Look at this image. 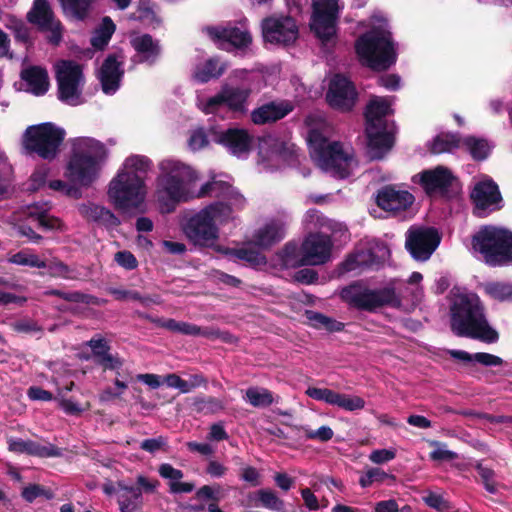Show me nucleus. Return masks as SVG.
I'll list each match as a JSON object with an SVG mask.
<instances>
[{
    "label": "nucleus",
    "instance_id": "f257e3e1",
    "mask_svg": "<svg viewBox=\"0 0 512 512\" xmlns=\"http://www.w3.org/2000/svg\"><path fill=\"white\" fill-rule=\"evenodd\" d=\"M155 198L163 213H169L180 202L204 197H219L222 191L233 194L236 206H242L244 197L222 181H211L196 189L198 173L189 165L175 159H164L158 164Z\"/></svg>",
    "mask_w": 512,
    "mask_h": 512
},
{
    "label": "nucleus",
    "instance_id": "f03ea898",
    "mask_svg": "<svg viewBox=\"0 0 512 512\" xmlns=\"http://www.w3.org/2000/svg\"><path fill=\"white\" fill-rule=\"evenodd\" d=\"M218 198L223 200L207 205L183 224V233L194 246L219 250L220 225L232 219L234 210L244 206H236L233 194L226 191Z\"/></svg>",
    "mask_w": 512,
    "mask_h": 512
},
{
    "label": "nucleus",
    "instance_id": "7ed1b4c3",
    "mask_svg": "<svg viewBox=\"0 0 512 512\" xmlns=\"http://www.w3.org/2000/svg\"><path fill=\"white\" fill-rule=\"evenodd\" d=\"M306 124L310 155L315 163L333 177H348L356 162L339 142H330L332 126L323 119L316 122L312 116L307 117Z\"/></svg>",
    "mask_w": 512,
    "mask_h": 512
},
{
    "label": "nucleus",
    "instance_id": "20e7f679",
    "mask_svg": "<svg viewBox=\"0 0 512 512\" xmlns=\"http://www.w3.org/2000/svg\"><path fill=\"white\" fill-rule=\"evenodd\" d=\"M450 314L451 330L455 335L477 339L485 343L498 341L499 334L488 324L484 307L475 293L459 290L455 292Z\"/></svg>",
    "mask_w": 512,
    "mask_h": 512
},
{
    "label": "nucleus",
    "instance_id": "39448f33",
    "mask_svg": "<svg viewBox=\"0 0 512 512\" xmlns=\"http://www.w3.org/2000/svg\"><path fill=\"white\" fill-rule=\"evenodd\" d=\"M360 61L367 67L382 71L396 62L397 47L388 23L383 18H374L369 31L355 42Z\"/></svg>",
    "mask_w": 512,
    "mask_h": 512
},
{
    "label": "nucleus",
    "instance_id": "423d86ee",
    "mask_svg": "<svg viewBox=\"0 0 512 512\" xmlns=\"http://www.w3.org/2000/svg\"><path fill=\"white\" fill-rule=\"evenodd\" d=\"M106 157L107 150L100 141L88 137L76 138L72 142L65 176L75 184L88 186L96 179L100 164Z\"/></svg>",
    "mask_w": 512,
    "mask_h": 512
},
{
    "label": "nucleus",
    "instance_id": "0eeeda50",
    "mask_svg": "<svg viewBox=\"0 0 512 512\" xmlns=\"http://www.w3.org/2000/svg\"><path fill=\"white\" fill-rule=\"evenodd\" d=\"M392 112L391 101L385 97L374 96L366 107V134L368 155L371 159L382 158L393 145V135L388 130L385 117Z\"/></svg>",
    "mask_w": 512,
    "mask_h": 512
},
{
    "label": "nucleus",
    "instance_id": "6e6552de",
    "mask_svg": "<svg viewBox=\"0 0 512 512\" xmlns=\"http://www.w3.org/2000/svg\"><path fill=\"white\" fill-rule=\"evenodd\" d=\"M472 249L490 266L506 265L512 262V232L496 226H484L473 235Z\"/></svg>",
    "mask_w": 512,
    "mask_h": 512
},
{
    "label": "nucleus",
    "instance_id": "1a4fd4ad",
    "mask_svg": "<svg viewBox=\"0 0 512 512\" xmlns=\"http://www.w3.org/2000/svg\"><path fill=\"white\" fill-rule=\"evenodd\" d=\"M65 134L64 129L51 122L32 125L23 133L22 146L27 154L51 161L58 156Z\"/></svg>",
    "mask_w": 512,
    "mask_h": 512
},
{
    "label": "nucleus",
    "instance_id": "9d476101",
    "mask_svg": "<svg viewBox=\"0 0 512 512\" xmlns=\"http://www.w3.org/2000/svg\"><path fill=\"white\" fill-rule=\"evenodd\" d=\"M332 243L327 235L310 234L300 248L287 244L282 251V264L286 268L320 265L330 259Z\"/></svg>",
    "mask_w": 512,
    "mask_h": 512
},
{
    "label": "nucleus",
    "instance_id": "9b49d317",
    "mask_svg": "<svg viewBox=\"0 0 512 512\" xmlns=\"http://www.w3.org/2000/svg\"><path fill=\"white\" fill-rule=\"evenodd\" d=\"M340 295L345 302L360 310L373 311L383 306L401 305L400 297L392 287L372 290L359 284H352L343 288Z\"/></svg>",
    "mask_w": 512,
    "mask_h": 512
},
{
    "label": "nucleus",
    "instance_id": "f8f14e48",
    "mask_svg": "<svg viewBox=\"0 0 512 512\" xmlns=\"http://www.w3.org/2000/svg\"><path fill=\"white\" fill-rule=\"evenodd\" d=\"M146 194L147 186L142 178L120 171L110 182L108 190L110 200L121 209L138 207Z\"/></svg>",
    "mask_w": 512,
    "mask_h": 512
},
{
    "label": "nucleus",
    "instance_id": "ddd939ff",
    "mask_svg": "<svg viewBox=\"0 0 512 512\" xmlns=\"http://www.w3.org/2000/svg\"><path fill=\"white\" fill-rule=\"evenodd\" d=\"M55 69L59 99L72 106L81 104L84 83L81 66L74 61L62 60L56 64Z\"/></svg>",
    "mask_w": 512,
    "mask_h": 512
},
{
    "label": "nucleus",
    "instance_id": "4468645a",
    "mask_svg": "<svg viewBox=\"0 0 512 512\" xmlns=\"http://www.w3.org/2000/svg\"><path fill=\"white\" fill-rule=\"evenodd\" d=\"M250 94V88L233 87L225 84L216 95L201 103L199 107L206 114L217 113L222 106H226L232 112L244 114L248 109Z\"/></svg>",
    "mask_w": 512,
    "mask_h": 512
},
{
    "label": "nucleus",
    "instance_id": "2eb2a0df",
    "mask_svg": "<svg viewBox=\"0 0 512 512\" xmlns=\"http://www.w3.org/2000/svg\"><path fill=\"white\" fill-rule=\"evenodd\" d=\"M311 29L323 42H328L336 34L339 14L338 0H313Z\"/></svg>",
    "mask_w": 512,
    "mask_h": 512
},
{
    "label": "nucleus",
    "instance_id": "dca6fc26",
    "mask_svg": "<svg viewBox=\"0 0 512 512\" xmlns=\"http://www.w3.org/2000/svg\"><path fill=\"white\" fill-rule=\"evenodd\" d=\"M440 243V236L434 228L412 226L406 233L405 246L412 257L426 261Z\"/></svg>",
    "mask_w": 512,
    "mask_h": 512
},
{
    "label": "nucleus",
    "instance_id": "f3484780",
    "mask_svg": "<svg viewBox=\"0 0 512 512\" xmlns=\"http://www.w3.org/2000/svg\"><path fill=\"white\" fill-rule=\"evenodd\" d=\"M262 35L265 42L289 45L298 38V26L290 16H270L262 20Z\"/></svg>",
    "mask_w": 512,
    "mask_h": 512
},
{
    "label": "nucleus",
    "instance_id": "a211bd4d",
    "mask_svg": "<svg viewBox=\"0 0 512 512\" xmlns=\"http://www.w3.org/2000/svg\"><path fill=\"white\" fill-rule=\"evenodd\" d=\"M27 20L36 25L39 30L48 32V40L54 45L62 39V25L55 19L54 13L47 0H34L32 8L27 13Z\"/></svg>",
    "mask_w": 512,
    "mask_h": 512
},
{
    "label": "nucleus",
    "instance_id": "6ab92c4d",
    "mask_svg": "<svg viewBox=\"0 0 512 512\" xmlns=\"http://www.w3.org/2000/svg\"><path fill=\"white\" fill-rule=\"evenodd\" d=\"M326 99L332 108L347 112L354 107L357 92L346 77L337 74L330 81Z\"/></svg>",
    "mask_w": 512,
    "mask_h": 512
},
{
    "label": "nucleus",
    "instance_id": "aec40b11",
    "mask_svg": "<svg viewBox=\"0 0 512 512\" xmlns=\"http://www.w3.org/2000/svg\"><path fill=\"white\" fill-rule=\"evenodd\" d=\"M305 393L314 400L350 412L362 410L365 407V400L360 396L343 394L328 388L308 387Z\"/></svg>",
    "mask_w": 512,
    "mask_h": 512
},
{
    "label": "nucleus",
    "instance_id": "412c9836",
    "mask_svg": "<svg viewBox=\"0 0 512 512\" xmlns=\"http://www.w3.org/2000/svg\"><path fill=\"white\" fill-rule=\"evenodd\" d=\"M215 141L232 155L244 157L252 148L253 136L246 129L234 127L218 132Z\"/></svg>",
    "mask_w": 512,
    "mask_h": 512
},
{
    "label": "nucleus",
    "instance_id": "4be33fe9",
    "mask_svg": "<svg viewBox=\"0 0 512 512\" xmlns=\"http://www.w3.org/2000/svg\"><path fill=\"white\" fill-rule=\"evenodd\" d=\"M376 202L387 212H399L409 208L414 202V197L408 191L384 187L378 192Z\"/></svg>",
    "mask_w": 512,
    "mask_h": 512
},
{
    "label": "nucleus",
    "instance_id": "5701e85b",
    "mask_svg": "<svg viewBox=\"0 0 512 512\" xmlns=\"http://www.w3.org/2000/svg\"><path fill=\"white\" fill-rule=\"evenodd\" d=\"M286 217L272 218L260 227L253 235V242L261 248H268L284 238Z\"/></svg>",
    "mask_w": 512,
    "mask_h": 512
},
{
    "label": "nucleus",
    "instance_id": "b1692460",
    "mask_svg": "<svg viewBox=\"0 0 512 512\" xmlns=\"http://www.w3.org/2000/svg\"><path fill=\"white\" fill-rule=\"evenodd\" d=\"M293 110V105L288 101L270 102L251 112V121L256 125H264L276 122Z\"/></svg>",
    "mask_w": 512,
    "mask_h": 512
},
{
    "label": "nucleus",
    "instance_id": "393cba45",
    "mask_svg": "<svg viewBox=\"0 0 512 512\" xmlns=\"http://www.w3.org/2000/svg\"><path fill=\"white\" fill-rule=\"evenodd\" d=\"M471 198L479 210L495 208L501 201L498 186L489 179L482 180L474 186Z\"/></svg>",
    "mask_w": 512,
    "mask_h": 512
},
{
    "label": "nucleus",
    "instance_id": "a878e982",
    "mask_svg": "<svg viewBox=\"0 0 512 512\" xmlns=\"http://www.w3.org/2000/svg\"><path fill=\"white\" fill-rule=\"evenodd\" d=\"M207 34L217 42H228L237 48L247 47L252 37L247 30L236 27H208Z\"/></svg>",
    "mask_w": 512,
    "mask_h": 512
},
{
    "label": "nucleus",
    "instance_id": "bb28decb",
    "mask_svg": "<svg viewBox=\"0 0 512 512\" xmlns=\"http://www.w3.org/2000/svg\"><path fill=\"white\" fill-rule=\"evenodd\" d=\"M454 177L452 172L443 166L425 170L420 174V183L427 193L443 191L451 185Z\"/></svg>",
    "mask_w": 512,
    "mask_h": 512
},
{
    "label": "nucleus",
    "instance_id": "cd10ccee",
    "mask_svg": "<svg viewBox=\"0 0 512 512\" xmlns=\"http://www.w3.org/2000/svg\"><path fill=\"white\" fill-rule=\"evenodd\" d=\"M130 44L141 62L154 63L161 52L159 41L149 34H132Z\"/></svg>",
    "mask_w": 512,
    "mask_h": 512
},
{
    "label": "nucleus",
    "instance_id": "c85d7f7f",
    "mask_svg": "<svg viewBox=\"0 0 512 512\" xmlns=\"http://www.w3.org/2000/svg\"><path fill=\"white\" fill-rule=\"evenodd\" d=\"M122 74L121 62L115 55H109L100 71L102 89L106 94H112L118 89Z\"/></svg>",
    "mask_w": 512,
    "mask_h": 512
},
{
    "label": "nucleus",
    "instance_id": "c756f323",
    "mask_svg": "<svg viewBox=\"0 0 512 512\" xmlns=\"http://www.w3.org/2000/svg\"><path fill=\"white\" fill-rule=\"evenodd\" d=\"M9 450L15 453H25L39 457L60 456L59 450L54 445L43 446L37 442L23 439H10Z\"/></svg>",
    "mask_w": 512,
    "mask_h": 512
},
{
    "label": "nucleus",
    "instance_id": "7c9ffc66",
    "mask_svg": "<svg viewBox=\"0 0 512 512\" xmlns=\"http://www.w3.org/2000/svg\"><path fill=\"white\" fill-rule=\"evenodd\" d=\"M78 212L86 220L105 226L114 227L120 223L119 219L111 211L93 203L79 205Z\"/></svg>",
    "mask_w": 512,
    "mask_h": 512
},
{
    "label": "nucleus",
    "instance_id": "2f4dec72",
    "mask_svg": "<svg viewBox=\"0 0 512 512\" xmlns=\"http://www.w3.org/2000/svg\"><path fill=\"white\" fill-rule=\"evenodd\" d=\"M21 78L27 84L29 90L35 95H42L48 90V74L47 71L42 67L30 66L22 70Z\"/></svg>",
    "mask_w": 512,
    "mask_h": 512
},
{
    "label": "nucleus",
    "instance_id": "473e14b6",
    "mask_svg": "<svg viewBox=\"0 0 512 512\" xmlns=\"http://www.w3.org/2000/svg\"><path fill=\"white\" fill-rule=\"evenodd\" d=\"M163 381L169 388L177 389L183 394L207 386V379L201 374L190 375L188 380H184L179 375L171 373L166 375Z\"/></svg>",
    "mask_w": 512,
    "mask_h": 512
},
{
    "label": "nucleus",
    "instance_id": "72a5a7b5",
    "mask_svg": "<svg viewBox=\"0 0 512 512\" xmlns=\"http://www.w3.org/2000/svg\"><path fill=\"white\" fill-rule=\"evenodd\" d=\"M265 148L270 150L269 159L271 160L290 161V159L296 156L294 145L288 144L280 139L271 137L264 139L260 147V152L262 153Z\"/></svg>",
    "mask_w": 512,
    "mask_h": 512
},
{
    "label": "nucleus",
    "instance_id": "f704fd0d",
    "mask_svg": "<svg viewBox=\"0 0 512 512\" xmlns=\"http://www.w3.org/2000/svg\"><path fill=\"white\" fill-rule=\"evenodd\" d=\"M117 500L121 512H135L141 506V491L138 488L118 484Z\"/></svg>",
    "mask_w": 512,
    "mask_h": 512
},
{
    "label": "nucleus",
    "instance_id": "c9c22d12",
    "mask_svg": "<svg viewBox=\"0 0 512 512\" xmlns=\"http://www.w3.org/2000/svg\"><path fill=\"white\" fill-rule=\"evenodd\" d=\"M226 69L225 63L220 62L217 58H210L196 67L193 77L200 83H206L211 79L219 78Z\"/></svg>",
    "mask_w": 512,
    "mask_h": 512
},
{
    "label": "nucleus",
    "instance_id": "e433bc0d",
    "mask_svg": "<svg viewBox=\"0 0 512 512\" xmlns=\"http://www.w3.org/2000/svg\"><path fill=\"white\" fill-rule=\"evenodd\" d=\"M50 210V206L48 203L43 204H33L28 206L27 214L34 218L38 224L46 229H60L61 221L53 216L48 214Z\"/></svg>",
    "mask_w": 512,
    "mask_h": 512
},
{
    "label": "nucleus",
    "instance_id": "4c0bfd02",
    "mask_svg": "<svg viewBox=\"0 0 512 512\" xmlns=\"http://www.w3.org/2000/svg\"><path fill=\"white\" fill-rule=\"evenodd\" d=\"M151 160L145 156L133 155L128 157L120 172L142 178L146 182L147 173L151 168Z\"/></svg>",
    "mask_w": 512,
    "mask_h": 512
},
{
    "label": "nucleus",
    "instance_id": "58836bf2",
    "mask_svg": "<svg viewBox=\"0 0 512 512\" xmlns=\"http://www.w3.org/2000/svg\"><path fill=\"white\" fill-rule=\"evenodd\" d=\"M64 13L73 19H86L93 7L95 0H59Z\"/></svg>",
    "mask_w": 512,
    "mask_h": 512
},
{
    "label": "nucleus",
    "instance_id": "ea45409f",
    "mask_svg": "<svg viewBox=\"0 0 512 512\" xmlns=\"http://www.w3.org/2000/svg\"><path fill=\"white\" fill-rule=\"evenodd\" d=\"M243 399L256 408H266L274 402V396L270 390L257 386L246 389Z\"/></svg>",
    "mask_w": 512,
    "mask_h": 512
},
{
    "label": "nucleus",
    "instance_id": "a19ab883",
    "mask_svg": "<svg viewBox=\"0 0 512 512\" xmlns=\"http://www.w3.org/2000/svg\"><path fill=\"white\" fill-rule=\"evenodd\" d=\"M462 139L455 134L441 133L434 138L430 151L434 154L452 152L456 148H462Z\"/></svg>",
    "mask_w": 512,
    "mask_h": 512
},
{
    "label": "nucleus",
    "instance_id": "79ce46f5",
    "mask_svg": "<svg viewBox=\"0 0 512 512\" xmlns=\"http://www.w3.org/2000/svg\"><path fill=\"white\" fill-rule=\"evenodd\" d=\"M5 27L13 33L17 42H21L26 46L32 44L31 29L23 20L14 16H7Z\"/></svg>",
    "mask_w": 512,
    "mask_h": 512
},
{
    "label": "nucleus",
    "instance_id": "37998d69",
    "mask_svg": "<svg viewBox=\"0 0 512 512\" xmlns=\"http://www.w3.org/2000/svg\"><path fill=\"white\" fill-rule=\"evenodd\" d=\"M257 497L256 506H262L264 508L281 512L284 510V501L278 497L276 492L271 489H260L255 493Z\"/></svg>",
    "mask_w": 512,
    "mask_h": 512
},
{
    "label": "nucleus",
    "instance_id": "c03bdc74",
    "mask_svg": "<svg viewBox=\"0 0 512 512\" xmlns=\"http://www.w3.org/2000/svg\"><path fill=\"white\" fill-rule=\"evenodd\" d=\"M462 148H465L476 160L486 158L490 151V146L486 140L472 136L462 139Z\"/></svg>",
    "mask_w": 512,
    "mask_h": 512
},
{
    "label": "nucleus",
    "instance_id": "a18cd8bd",
    "mask_svg": "<svg viewBox=\"0 0 512 512\" xmlns=\"http://www.w3.org/2000/svg\"><path fill=\"white\" fill-rule=\"evenodd\" d=\"M192 407L197 413L214 414L224 410L225 403L214 397H196L193 399Z\"/></svg>",
    "mask_w": 512,
    "mask_h": 512
},
{
    "label": "nucleus",
    "instance_id": "49530a36",
    "mask_svg": "<svg viewBox=\"0 0 512 512\" xmlns=\"http://www.w3.org/2000/svg\"><path fill=\"white\" fill-rule=\"evenodd\" d=\"M114 31L115 25L113 21L110 18L105 17L99 29L95 31V34L91 39V44L97 49H103L108 44Z\"/></svg>",
    "mask_w": 512,
    "mask_h": 512
},
{
    "label": "nucleus",
    "instance_id": "de8ad7c7",
    "mask_svg": "<svg viewBox=\"0 0 512 512\" xmlns=\"http://www.w3.org/2000/svg\"><path fill=\"white\" fill-rule=\"evenodd\" d=\"M387 480L394 481L395 477L386 473L381 468H369L360 476L359 484L361 487L366 488L372 486L375 483H384Z\"/></svg>",
    "mask_w": 512,
    "mask_h": 512
},
{
    "label": "nucleus",
    "instance_id": "09e8293b",
    "mask_svg": "<svg viewBox=\"0 0 512 512\" xmlns=\"http://www.w3.org/2000/svg\"><path fill=\"white\" fill-rule=\"evenodd\" d=\"M298 431H301L304 434L305 439L314 440L319 442H328L334 436V431L331 427L327 425H323L318 429L314 430L306 425L302 426H293Z\"/></svg>",
    "mask_w": 512,
    "mask_h": 512
},
{
    "label": "nucleus",
    "instance_id": "8fccbe9b",
    "mask_svg": "<svg viewBox=\"0 0 512 512\" xmlns=\"http://www.w3.org/2000/svg\"><path fill=\"white\" fill-rule=\"evenodd\" d=\"M9 262L22 266L45 268L47 262L41 260L36 254L29 252L28 250H22L9 258Z\"/></svg>",
    "mask_w": 512,
    "mask_h": 512
},
{
    "label": "nucleus",
    "instance_id": "3c124183",
    "mask_svg": "<svg viewBox=\"0 0 512 512\" xmlns=\"http://www.w3.org/2000/svg\"><path fill=\"white\" fill-rule=\"evenodd\" d=\"M109 293L119 301L126 300H134L139 301L142 305L148 306L151 302L159 304L158 300L152 299L150 297H142L140 293L133 290L119 289V288H110Z\"/></svg>",
    "mask_w": 512,
    "mask_h": 512
},
{
    "label": "nucleus",
    "instance_id": "603ef678",
    "mask_svg": "<svg viewBox=\"0 0 512 512\" xmlns=\"http://www.w3.org/2000/svg\"><path fill=\"white\" fill-rule=\"evenodd\" d=\"M484 291L490 297L496 300H508L512 298V285L501 283V282H493L487 283L484 286Z\"/></svg>",
    "mask_w": 512,
    "mask_h": 512
},
{
    "label": "nucleus",
    "instance_id": "864d4df0",
    "mask_svg": "<svg viewBox=\"0 0 512 512\" xmlns=\"http://www.w3.org/2000/svg\"><path fill=\"white\" fill-rule=\"evenodd\" d=\"M308 319L316 328H325L328 331H341L343 324L321 313L309 312Z\"/></svg>",
    "mask_w": 512,
    "mask_h": 512
},
{
    "label": "nucleus",
    "instance_id": "5fc2aeb1",
    "mask_svg": "<svg viewBox=\"0 0 512 512\" xmlns=\"http://www.w3.org/2000/svg\"><path fill=\"white\" fill-rule=\"evenodd\" d=\"M308 319L316 328H325L328 331H341L343 324L321 313L309 312Z\"/></svg>",
    "mask_w": 512,
    "mask_h": 512
},
{
    "label": "nucleus",
    "instance_id": "6e6d98bb",
    "mask_svg": "<svg viewBox=\"0 0 512 512\" xmlns=\"http://www.w3.org/2000/svg\"><path fill=\"white\" fill-rule=\"evenodd\" d=\"M475 468L481 477L485 489L491 494H496L499 484L495 480V472L491 468L483 466L482 463H477Z\"/></svg>",
    "mask_w": 512,
    "mask_h": 512
},
{
    "label": "nucleus",
    "instance_id": "4d7b16f0",
    "mask_svg": "<svg viewBox=\"0 0 512 512\" xmlns=\"http://www.w3.org/2000/svg\"><path fill=\"white\" fill-rule=\"evenodd\" d=\"M430 445L434 448L430 453V458L434 461H450L458 457L457 453L448 450L444 443L430 441Z\"/></svg>",
    "mask_w": 512,
    "mask_h": 512
},
{
    "label": "nucleus",
    "instance_id": "13d9d810",
    "mask_svg": "<svg viewBox=\"0 0 512 512\" xmlns=\"http://www.w3.org/2000/svg\"><path fill=\"white\" fill-rule=\"evenodd\" d=\"M49 295H55L58 296L66 301L69 302H75V303H85V304H91L95 303L94 298L92 296L82 294L80 292H62L60 290H52L48 292Z\"/></svg>",
    "mask_w": 512,
    "mask_h": 512
},
{
    "label": "nucleus",
    "instance_id": "bf43d9fd",
    "mask_svg": "<svg viewBox=\"0 0 512 512\" xmlns=\"http://www.w3.org/2000/svg\"><path fill=\"white\" fill-rule=\"evenodd\" d=\"M11 174V164L8 162L7 157L0 153V195L6 193Z\"/></svg>",
    "mask_w": 512,
    "mask_h": 512
},
{
    "label": "nucleus",
    "instance_id": "052dcab7",
    "mask_svg": "<svg viewBox=\"0 0 512 512\" xmlns=\"http://www.w3.org/2000/svg\"><path fill=\"white\" fill-rule=\"evenodd\" d=\"M21 495L29 503L33 502L36 498L41 496L47 499L52 497V494L49 491L45 490L42 486L37 484H32L25 487L22 490Z\"/></svg>",
    "mask_w": 512,
    "mask_h": 512
},
{
    "label": "nucleus",
    "instance_id": "680f3d73",
    "mask_svg": "<svg viewBox=\"0 0 512 512\" xmlns=\"http://www.w3.org/2000/svg\"><path fill=\"white\" fill-rule=\"evenodd\" d=\"M235 255L241 259L245 260L253 265H260L265 263V257L259 253L258 251L249 249V248H241L235 252Z\"/></svg>",
    "mask_w": 512,
    "mask_h": 512
},
{
    "label": "nucleus",
    "instance_id": "e2e57ef3",
    "mask_svg": "<svg viewBox=\"0 0 512 512\" xmlns=\"http://www.w3.org/2000/svg\"><path fill=\"white\" fill-rule=\"evenodd\" d=\"M114 260L119 266L127 270H133L138 266L136 257L130 251L124 250L117 252L114 256Z\"/></svg>",
    "mask_w": 512,
    "mask_h": 512
},
{
    "label": "nucleus",
    "instance_id": "0e129e2a",
    "mask_svg": "<svg viewBox=\"0 0 512 512\" xmlns=\"http://www.w3.org/2000/svg\"><path fill=\"white\" fill-rule=\"evenodd\" d=\"M182 329L181 333L183 335H189V336H202V337H213L216 335L215 332L211 331V329L207 328H201L200 326H197L192 323L183 322L181 324Z\"/></svg>",
    "mask_w": 512,
    "mask_h": 512
},
{
    "label": "nucleus",
    "instance_id": "69168bd1",
    "mask_svg": "<svg viewBox=\"0 0 512 512\" xmlns=\"http://www.w3.org/2000/svg\"><path fill=\"white\" fill-rule=\"evenodd\" d=\"M45 268L48 269L49 274L53 277L71 278L70 268L59 260L47 263Z\"/></svg>",
    "mask_w": 512,
    "mask_h": 512
},
{
    "label": "nucleus",
    "instance_id": "338daca9",
    "mask_svg": "<svg viewBox=\"0 0 512 512\" xmlns=\"http://www.w3.org/2000/svg\"><path fill=\"white\" fill-rule=\"evenodd\" d=\"M396 457L395 449H377L369 455V460L374 464H384Z\"/></svg>",
    "mask_w": 512,
    "mask_h": 512
},
{
    "label": "nucleus",
    "instance_id": "774afa93",
    "mask_svg": "<svg viewBox=\"0 0 512 512\" xmlns=\"http://www.w3.org/2000/svg\"><path fill=\"white\" fill-rule=\"evenodd\" d=\"M208 144L207 136L202 129L193 130L190 134L188 145L193 151L202 149Z\"/></svg>",
    "mask_w": 512,
    "mask_h": 512
}]
</instances>
